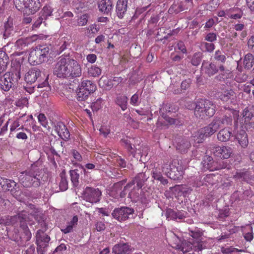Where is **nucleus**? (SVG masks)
Returning <instances> with one entry per match:
<instances>
[{
	"label": "nucleus",
	"mask_w": 254,
	"mask_h": 254,
	"mask_svg": "<svg viewBox=\"0 0 254 254\" xmlns=\"http://www.w3.org/2000/svg\"><path fill=\"white\" fill-rule=\"evenodd\" d=\"M41 171L39 169H33L21 172L19 175V180L23 187L26 188L38 187L41 184Z\"/></svg>",
	"instance_id": "1"
},
{
	"label": "nucleus",
	"mask_w": 254,
	"mask_h": 254,
	"mask_svg": "<svg viewBox=\"0 0 254 254\" xmlns=\"http://www.w3.org/2000/svg\"><path fill=\"white\" fill-rule=\"evenodd\" d=\"M132 186H134V187L128 193V196L133 201H143L145 199V195L141 189L143 183L142 181L138 180V178H135L132 182L128 183L125 187L124 190L121 193V196L122 197H124L126 195V193L124 192V191L129 190L132 188Z\"/></svg>",
	"instance_id": "2"
},
{
	"label": "nucleus",
	"mask_w": 254,
	"mask_h": 254,
	"mask_svg": "<svg viewBox=\"0 0 254 254\" xmlns=\"http://www.w3.org/2000/svg\"><path fill=\"white\" fill-rule=\"evenodd\" d=\"M215 106L211 101L201 99L195 104L194 114L198 119L210 117L215 114Z\"/></svg>",
	"instance_id": "3"
},
{
	"label": "nucleus",
	"mask_w": 254,
	"mask_h": 254,
	"mask_svg": "<svg viewBox=\"0 0 254 254\" xmlns=\"http://www.w3.org/2000/svg\"><path fill=\"white\" fill-rule=\"evenodd\" d=\"M50 48L46 45H38L32 49L29 54L28 61L33 65L40 64L48 59Z\"/></svg>",
	"instance_id": "4"
},
{
	"label": "nucleus",
	"mask_w": 254,
	"mask_h": 254,
	"mask_svg": "<svg viewBox=\"0 0 254 254\" xmlns=\"http://www.w3.org/2000/svg\"><path fill=\"white\" fill-rule=\"evenodd\" d=\"M17 9L23 11L27 15L33 14L41 6L39 0H13Z\"/></svg>",
	"instance_id": "5"
},
{
	"label": "nucleus",
	"mask_w": 254,
	"mask_h": 254,
	"mask_svg": "<svg viewBox=\"0 0 254 254\" xmlns=\"http://www.w3.org/2000/svg\"><path fill=\"white\" fill-rule=\"evenodd\" d=\"M21 75L19 70L13 72H7L0 78V88L4 91H8L12 87L17 83Z\"/></svg>",
	"instance_id": "6"
},
{
	"label": "nucleus",
	"mask_w": 254,
	"mask_h": 254,
	"mask_svg": "<svg viewBox=\"0 0 254 254\" xmlns=\"http://www.w3.org/2000/svg\"><path fill=\"white\" fill-rule=\"evenodd\" d=\"M96 85L90 80H84L79 86L77 93L78 101H82L87 99L89 95L95 91Z\"/></svg>",
	"instance_id": "7"
},
{
	"label": "nucleus",
	"mask_w": 254,
	"mask_h": 254,
	"mask_svg": "<svg viewBox=\"0 0 254 254\" xmlns=\"http://www.w3.org/2000/svg\"><path fill=\"white\" fill-rule=\"evenodd\" d=\"M42 76L41 71L37 68L34 67L30 69L25 74V80L27 83H32L35 82L36 80L38 82L40 80V76ZM48 77L44 75V77L41 76V83L37 85L38 88H42L46 86L48 84L47 81Z\"/></svg>",
	"instance_id": "8"
},
{
	"label": "nucleus",
	"mask_w": 254,
	"mask_h": 254,
	"mask_svg": "<svg viewBox=\"0 0 254 254\" xmlns=\"http://www.w3.org/2000/svg\"><path fill=\"white\" fill-rule=\"evenodd\" d=\"M16 217H18L20 222V226L27 236V240H29L31 238V234L29 230L27 224L32 225L34 223V216L32 214H29L26 211H23L19 213Z\"/></svg>",
	"instance_id": "9"
},
{
	"label": "nucleus",
	"mask_w": 254,
	"mask_h": 254,
	"mask_svg": "<svg viewBox=\"0 0 254 254\" xmlns=\"http://www.w3.org/2000/svg\"><path fill=\"white\" fill-rule=\"evenodd\" d=\"M68 58H61L55 64L54 73L60 78L68 77Z\"/></svg>",
	"instance_id": "10"
},
{
	"label": "nucleus",
	"mask_w": 254,
	"mask_h": 254,
	"mask_svg": "<svg viewBox=\"0 0 254 254\" xmlns=\"http://www.w3.org/2000/svg\"><path fill=\"white\" fill-rule=\"evenodd\" d=\"M167 106H162L160 109V113L161 116L158 118V121L156 123L157 127L160 129H165L168 127L169 125L175 124L176 121L174 119L164 114V112L167 109Z\"/></svg>",
	"instance_id": "11"
},
{
	"label": "nucleus",
	"mask_w": 254,
	"mask_h": 254,
	"mask_svg": "<svg viewBox=\"0 0 254 254\" xmlns=\"http://www.w3.org/2000/svg\"><path fill=\"white\" fill-rule=\"evenodd\" d=\"M134 213L133 209L128 207H122L115 208L112 215L114 218L119 222L124 221L129 218V216Z\"/></svg>",
	"instance_id": "12"
},
{
	"label": "nucleus",
	"mask_w": 254,
	"mask_h": 254,
	"mask_svg": "<svg viewBox=\"0 0 254 254\" xmlns=\"http://www.w3.org/2000/svg\"><path fill=\"white\" fill-rule=\"evenodd\" d=\"M101 192L98 189L87 187L83 192L85 200L90 203H96L100 200Z\"/></svg>",
	"instance_id": "13"
},
{
	"label": "nucleus",
	"mask_w": 254,
	"mask_h": 254,
	"mask_svg": "<svg viewBox=\"0 0 254 254\" xmlns=\"http://www.w3.org/2000/svg\"><path fill=\"white\" fill-rule=\"evenodd\" d=\"M68 77H76L81 75L80 64L75 60L68 58Z\"/></svg>",
	"instance_id": "14"
},
{
	"label": "nucleus",
	"mask_w": 254,
	"mask_h": 254,
	"mask_svg": "<svg viewBox=\"0 0 254 254\" xmlns=\"http://www.w3.org/2000/svg\"><path fill=\"white\" fill-rule=\"evenodd\" d=\"M187 212L184 211H175L172 209H168L166 210L165 215L168 220H182L186 217Z\"/></svg>",
	"instance_id": "15"
},
{
	"label": "nucleus",
	"mask_w": 254,
	"mask_h": 254,
	"mask_svg": "<svg viewBox=\"0 0 254 254\" xmlns=\"http://www.w3.org/2000/svg\"><path fill=\"white\" fill-rule=\"evenodd\" d=\"M232 152V149L229 146H217L213 149V153L216 156L224 159L229 158Z\"/></svg>",
	"instance_id": "16"
},
{
	"label": "nucleus",
	"mask_w": 254,
	"mask_h": 254,
	"mask_svg": "<svg viewBox=\"0 0 254 254\" xmlns=\"http://www.w3.org/2000/svg\"><path fill=\"white\" fill-rule=\"evenodd\" d=\"M222 122L219 119L214 120L208 126L202 128L207 137L214 134L220 127Z\"/></svg>",
	"instance_id": "17"
},
{
	"label": "nucleus",
	"mask_w": 254,
	"mask_h": 254,
	"mask_svg": "<svg viewBox=\"0 0 254 254\" xmlns=\"http://www.w3.org/2000/svg\"><path fill=\"white\" fill-rule=\"evenodd\" d=\"M55 131L63 139L65 140L69 137V132L66 127L62 122H58L55 126Z\"/></svg>",
	"instance_id": "18"
},
{
	"label": "nucleus",
	"mask_w": 254,
	"mask_h": 254,
	"mask_svg": "<svg viewBox=\"0 0 254 254\" xmlns=\"http://www.w3.org/2000/svg\"><path fill=\"white\" fill-rule=\"evenodd\" d=\"M201 67L202 70L209 76L213 75L218 71L216 66L212 63L203 62Z\"/></svg>",
	"instance_id": "19"
},
{
	"label": "nucleus",
	"mask_w": 254,
	"mask_h": 254,
	"mask_svg": "<svg viewBox=\"0 0 254 254\" xmlns=\"http://www.w3.org/2000/svg\"><path fill=\"white\" fill-rule=\"evenodd\" d=\"M217 96L222 101L227 102L230 99H234L235 97V93L231 89H227L218 91L217 93Z\"/></svg>",
	"instance_id": "20"
},
{
	"label": "nucleus",
	"mask_w": 254,
	"mask_h": 254,
	"mask_svg": "<svg viewBox=\"0 0 254 254\" xmlns=\"http://www.w3.org/2000/svg\"><path fill=\"white\" fill-rule=\"evenodd\" d=\"M50 240V237L45 234H42L41 236L37 237V244L39 248L37 249L38 252L40 254H43V251H40V248H45L48 246Z\"/></svg>",
	"instance_id": "21"
},
{
	"label": "nucleus",
	"mask_w": 254,
	"mask_h": 254,
	"mask_svg": "<svg viewBox=\"0 0 254 254\" xmlns=\"http://www.w3.org/2000/svg\"><path fill=\"white\" fill-rule=\"evenodd\" d=\"M235 139H237L240 145L243 148L246 147L249 143L247 134L245 131L241 130L235 135Z\"/></svg>",
	"instance_id": "22"
},
{
	"label": "nucleus",
	"mask_w": 254,
	"mask_h": 254,
	"mask_svg": "<svg viewBox=\"0 0 254 254\" xmlns=\"http://www.w3.org/2000/svg\"><path fill=\"white\" fill-rule=\"evenodd\" d=\"M127 2L125 0H119L117 3L116 11L120 18L123 17L127 11Z\"/></svg>",
	"instance_id": "23"
},
{
	"label": "nucleus",
	"mask_w": 254,
	"mask_h": 254,
	"mask_svg": "<svg viewBox=\"0 0 254 254\" xmlns=\"http://www.w3.org/2000/svg\"><path fill=\"white\" fill-rule=\"evenodd\" d=\"M100 11L108 14L113 8L112 2L111 0H101L98 5Z\"/></svg>",
	"instance_id": "24"
},
{
	"label": "nucleus",
	"mask_w": 254,
	"mask_h": 254,
	"mask_svg": "<svg viewBox=\"0 0 254 254\" xmlns=\"http://www.w3.org/2000/svg\"><path fill=\"white\" fill-rule=\"evenodd\" d=\"M252 176L249 171H241L236 172L234 175V178L237 180L245 181L249 182L252 180Z\"/></svg>",
	"instance_id": "25"
},
{
	"label": "nucleus",
	"mask_w": 254,
	"mask_h": 254,
	"mask_svg": "<svg viewBox=\"0 0 254 254\" xmlns=\"http://www.w3.org/2000/svg\"><path fill=\"white\" fill-rule=\"evenodd\" d=\"M129 248L127 244L116 245L113 248V252L115 254H127Z\"/></svg>",
	"instance_id": "26"
},
{
	"label": "nucleus",
	"mask_w": 254,
	"mask_h": 254,
	"mask_svg": "<svg viewBox=\"0 0 254 254\" xmlns=\"http://www.w3.org/2000/svg\"><path fill=\"white\" fill-rule=\"evenodd\" d=\"M232 135L231 131L228 128L221 129L217 134L218 139L222 142H226L229 140Z\"/></svg>",
	"instance_id": "27"
},
{
	"label": "nucleus",
	"mask_w": 254,
	"mask_h": 254,
	"mask_svg": "<svg viewBox=\"0 0 254 254\" xmlns=\"http://www.w3.org/2000/svg\"><path fill=\"white\" fill-rule=\"evenodd\" d=\"M167 176L173 180L179 179L182 175V171H179L178 168L175 166H172L169 171H165Z\"/></svg>",
	"instance_id": "28"
},
{
	"label": "nucleus",
	"mask_w": 254,
	"mask_h": 254,
	"mask_svg": "<svg viewBox=\"0 0 254 254\" xmlns=\"http://www.w3.org/2000/svg\"><path fill=\"white\" fill-rule=\"evenodd\" d=\"M190 147V142L186 139H182L178 142L176 148L180 152L185 153Z\"/></svg>",
	"instance_id": "29"
},
{
	"label": "nucleus",
	"mask_w": 254,
	"mask_h": 254,
	"mask_svg": "<svg viewBox=\"0 0 254 254\" xmlns=\"http://www.w3.org/2000/svg\"><path fill=\"white\" fill-rule=\"evenodd\" d=\"M78 218L74 216L71 221L67 223L65 227H63L61 231L65 234L68 233L72 231L73 227L77 224Z\"/></svg>",
	"instance_id": "30"
},
{
	"label": "nucleus",
	"mask_w": 254,
	"mask_h": 254,
	"mask_svg": "<svg viewBox=\"0 0 254 254\" xmlns=\"http://www.w3.org/2000/svg\"><path fill=\"white\" fill-rule=\"evenodd\" d=\"M8 63V59L5 53L0 54V78L3 72L6 70Z\"/></svg>",
	"instance_id": "31"
},
{
	"label": "nucleus",
	"mask_w": 254,
	"mask_h": 254,
	"mask_svg": "<svg viewBox=\"0 0 254 254\" xmlns=\"http://www.w3.org/2000/svg\"><path fill=\"white\" fill-rule=\"evenodd\" d=\"M207 136L205 135L203 130L201 128L193 136V139L196 143H202Z\"/></svg>",
	"instance_id": "32"
},
{
	"label": "nucleus",
	"mask_w": 254,
	"mask_h": 254,
	"mask_svg": "<svg viewBox=\"0 0 254 254\" xmlns=\"http://www.w3.org/2000/svg\"><path fill=\"white\" fill-rule=\"evenodd\" d=\"M152 177L156 180L159 181L160 183L165 185L168 183V181L167 179L164 178L161 172L159 171L157 169H154L153 170L152 172Z\"/></svg>",
	"instance_id": "33"
},
{
	"label": "nucleus",
	"mask_w": 254,
	"mask_h": 254,
	"mask_svg": "<svg viewBox=\"0 0 254 254\" xmlns=\"http://www.w3.org/2000/svg\"><path fill=\"white\" fill-rule=\"evenodd\" d=\"M61 181L59 184V187L61 190L64 191L68 188V182L66 177L65 173L63 171L60 175Z\"/></svg>",
	"instance_id": "34"
},
{
	"label": "nucleus",
	"mask_w": 254,
	"mask_h": 254,
	"mask_svg": "<svg viewBox=\"0 0 254 254\" xmlns=\"http://www.w3.org/2000/svg\"><path fill=\"white\" fill-rule=\"evenodd\" d=\"M219 70L221 73L216 77V78L220 81H224L225 79L229 77L230 72L228 70H225V68L223 65H221L219 66Z\"/></svg>",
	"instance_id": "35"
},
{
	"label": "nucleus",
	"mask_w": 254,
	"mask_h": 254,
	"mask_svg": "<svg viewBox=\"0 0 254 254\" xmlns=\"http://www.w3.org/2000/svg\"><path fill=\"white\" fill-rule=\"evenodd\" d=\"M243 63L245 68L248 69L251 68L254 63L253 55L251 54H247L244 58Z\"/></svg>",
	"instance_id": "36"
},
{
	"label": "nucleus",
	"mask_w": 254,
	"mask_h": 254,
	"mask_svg": "<svg viewBox=\"0 0 254 254\" xmlns=\"http://www.w3.org/2000/svg\"><path fill=\"white\" fill-rule=\"evenodd\" d=\"M116 102L117 104L120 106L123 111L127 108V98L126 96H120L117 99Z\"/></svg>",
	"instance_id": "37"
},
{
	"label": "nucleus",
	"mask_w": 254,
	"mask_h": 254,
	"mask_svg": "<svg viewBox=\"0 0 254 254\" xmlns=\"http://www.w3.org/2000/svg\"><path fill=\"white\" fill-rule=\"evenodd\" d=\"M219 22L218 18L216 16L209 18L206 22L204 26L205 30H209L213 26L216 25Z\"/></svg>",
	"instance_id": "38"
},
{
	"label": "nucleus",
	"mask_w": 254,
	"mask_h": 254,
	"mask_svg": "<svg viewBox=\"0 0 254 254\" xmlns=\"http://www.w3.org/2000/svg\"><path fill=\"white\" fill-rule=\"evenodd\" d=\"M88 74L92 77H97L101 73V69L96 65H92L88 69Z\"/></svg>",
	"instance_id": "39"
},
{
	"label": "nucleus",
	"mask_w": 254,
	"mask_h": 254,
	"mask_svg": "<svg viewBox=\"0 0 254 254\" xmlns=\"http://www.w3.org/2000/svg\"><path fill=\"white\" fill-rule=\"evenodd\" d=\"M71 181L74 186H77L79 183V174L78 170L70 171Z\"/></svg>",
	"instance_id": "40"
},
{
	"label": "nucleus",
	"mask_w": 254,
	"mask_h": 254,
	"mask_svg": "<svg viewBox=\"0 0 254 254\" xmlns=\"http://www.w3.org/2000/svg\"><path fill=\"white\" fill-rule=\"evenodd\" d=\"M38 120L41 125L46 128L49 131L50 130V127L48 125V120L47 118L44 114L41 113L38 116Z\"/></svg>",
	"instance_id": "41"
},
{
	"label": "nucleus",
	"mask_w": 254,
	"mask_h": 254,
	"mask_svg": "<svg viewBox=\"0 0 254 254\" xmlns=\"http://www.w3.org/2000/svg\"><path fill=\"white\" fill-rule=\"evenodd\" d=\"M86 30H87V35L90 36L91 34H96L100 30V27L94 23L87 27Z\"/></svg>",
	"instance_id": "42"
},
{
	"label": "nucleus",
	"mask_w": 254,
	"mask_h": 254,
	"mask_svg": "<svg viewBox=\"0 0 254 254\" xmlns=\"http://www.w3.org/2000/svg\"><path fill=\"white\" fill-rule=\"evenodd\" d=\"M4 184L3 190H12L13 189H14L16 185V183L11 180L6 179V181Z\"/></svg>",
	"instance_id": "43"
},
{
	"label": "nucleus",
	"mask_w": 254,
	"mask_h": 254,
	"mask_svg": "<svg viewBox=\"0 0 254 254\" xmlns=\"http://www.w3.org/2000/svg\"><path fill=\"white\" fill-rule=\"evenodd\" d=\"M214 59L222 63H224L226 60L224 52L222 51L217 50L215 53Z\"/></svg>",
	"instance_id": "44"
},
{
	"label": "nucleus",
	"mask_w": 254,
	"mask_h": 254,
	"mask_svg": "<svg viewBox=\"0 0 254 254\" xmlns=\"http://www.w3.org/2000/svg\"><path fill=\"white\" fill-rule=\"evenodd\" d=\"M201 60V53L200 52L195 53L191 59V64L195 66L198 65Z\"/></svg>",
	"instance_id": "45"
},
{
	"label": "nucleus",
	"mask_w": 254,
	"mask_h": 254,
	"mask_svg": "<svg viewBox=\"0 0 254 254\" xmlns=\"http://www.w3.org/2000/svg\"><path fill=\"white\" fill-rule=\"evenodd\" d=\"M52 13V8L48 6H44L41 11V16L44 18H46L48 16H50Z\"/></svg>",
	"instance_id": "46"
},
{
	"label": "nucleus",
	"mask_w": 254,
	"mask_h": 254,
	"mask_svg": "<svg viewBox=\"0 0 254 254\" xmlns=\"http://www.w3.org/2000/svg\"><path fill=\"white\" fill-rule=\"evenodd\" d=\"M88 20V15L86 14L81 15L77 20V25L82 26L86 25Z\"/></svg>",
	"instance_id": "47"
},
{
	"label": "nucleus",
	"mask_w": 254,
	"mask_h": 254,
	"mask_svg": "<svg viewBox=\"0 0 254 254\" xmlns=\"http://www.w3.org/2000/svg\"><path fill=\"white\" fill-rule=\"evenodd\" d=\"M100 133L104 137H107L110 133L111 130L109 126H102L99 129Z\"/></svg>",
	"instance_id": "48"
},
{
	"label": "nucleus",
	"mask_w": 254,
	"mask_h": 254,
	"mask_svg": "<svg viewBox=\"0 0 254 254\" xmlns=\"http://www.w3.org/2000/svg\"><path fill=\"white\" fill-rule=\"evenodd\" d=\"M140 103V101L139 99V96L137 94H134L131 96L130 103L132 105L134 106H137L139 105Z\"/></svg>",
	"instance_id": "49"
},
{
	"label": "nucleus",
	"mask_w": 254,
	"mask_h": 254,
	"mask_svg": "<svg viewBox=\"0 0 254 254\" xmlns=\"http://www.w3.org/2000/svg\"><path fill=\"white\" fill-rule=\"evenodd\" d=\"M185 3H186L185 5L183 6L182 5H181L180 9L176 10L177 12L190 8L192 5V0H185Z\"/></svg>",
	"instance_id": "50"
},
{
	"label": "nucleus",
	"mask_w": 254,
	"mask_h": 254,
	"mask_svg": "<svg viewBox=\"0 0 254 254\" xmlns=\"http://www.w3.org/2000/svg\"><path fill=\"white\" fill-rule=\"evenodd\" d=\"M102 100L101 99H98L96 102L93 103L91 107L93 111H97L102 107Z\"/></svg>",
	"instance_id": "51"
},
{
	"label": "nucleus",
	"mask_w": 254,
	"mask_h": 254,
	"mask_svg": "<svg viewBox=\"0 0 254 254\" xmlns=\"http://www.w3.org/2000/svg\"><path fill=\"white\" fill-rule=\"evenodd\" d=\"M217 40V35L213 32L208 33L205 37V40L213 42Z\"/></svg>",
	"instance_id": "52"
},
{
	"label": "nucleus",
	"mask_w": 254,
	"mask_h": 254,
	"mask_svg": "<svg viewBox=\"0 0 254 254\" xmlns=\"http://www.w3.org/2000/svg\"><path fill=\"white\" fill-rule=\"evenodd\" d=\"M253 117V114L248 109H245L243 112V118L245 122H249Z\"/></svg>",
	"instance_id": "53"
},
{
	"label": "nucleus",
	"mask_w": 254,
	"mask_h": 254,
	"mask_svg": "<svg viewBox=\"0 0 254 254\" xmlns=\"http://www.w3.org/2000/svg\"><path fill=\"white\" fill-rule=\"evenodd\" d=\"M28 104V99L26 97L21 98L17 101L16 103V105L19 107L27 106Z\"/></svg>",
	"instance_id": "54"
},
{
	"label": "nucleus",
	"mask_w": 254,
	"mask_h": 254,
	"mask_svg": "<svg viewBox=\"0 0 254 254\" xmlns=\"http://www.w3.org/2000/svg\"><path fill=\"white\" fill-rule=\"evenodd\" d=\"M235 251H239L238 249L232 247L222 248L221 249V252L224 254H229Z\"/></svg>",
	"instance_id": "55"
},
{
	"label": "nucleus",
	"mask_w": 254,
	"mask_h": 254,
	"mask_svg": "<svg viewBox=\"0 0 254 254\" xmlns=\"http://www.w3.org/2000/svg\"><path fill=\"white\" fill-rule=\"evenodd\" d=\"M86 60L89 63L93 64L97 60V56L95 54H89L86 56Z\"/></svg>",
	"instance_id": "56"
},
{
	"label": "nucleus",
	"mask_w": 254,
	"mask_h": 254,
	"mask_svg": "<svg viewBox=\"0 0 254 254\" xmlns=\"http://www.w3.org/2000/svg\"><path fill=\"white\" fill-rule=\"evenodd\" d=\"M20 126V123L18 120L14 121L10 126V133L14 131L16 128Z\"/></svg>",
	"instance_id": "57"
},
{
	"label": "nucleus",
	"mask_w": 254,
	"mask_h": 254,
	"mask_svg": "<svg viewBox=\"0 0 254 254\" xmlns=\"http://www.w3.org/2000/svg\"><path fill=\"white\" fill-rule=\"evenodd\" d=\"M66 246L64 244H61L55 250L54 252V254H63V251H65Z\"/></svg>",
	"instance_id": "58"
},
{
	"label": "nucleus",
	"mask_w": 254,
	"mask_h": 254,
	"mask_svg": "<svg viewBox=\"0 0 254 254\" xmlns=\"http://www.w3.org/2000/svg\"><path fill=\"white\" fill-rule=\"evenodd\" d=\"M177 48L181 51L183 53L185 54L187 52L186 47L182 42H179L177 44Z\"/></svg>",
	"instance_id": "59"
},
{
	"label": "nucleus",
	"mask_w": 254,
	"mask_h": 254,
	"mask_svg": "<svg viewBox=\"0 0 254 254\" xmlns=\"http://www.w3.org/2000/svg\"><path fill=\"white\" fill-rule=\"evenodd\" d=\"M192 248L191 245L189 243L183 244L182 251L184 253L189 252Z\"/></svg>",
	"instance_id": "60"
},
{
	"label": "nucleus",
	"mask_w": 254,
	"mask_h": 254,
	"mask_svg": "<svg viewBox=\"0 0 254 254\" xmlns=\"http://www.w3.org/2000/svg\"><path fill=\"white\" fill-rule=\"evenodd\" d=\"M190 80H185L183 81L181 83V88L183 90L188 89L190 85Z\"/></svg>",
	"instance_id": "61"
},
{
	"label": "nucleus",
	"mask_w": 254,
	"mask_h": 254,
	"mask_svg": "<svg viewBox=\"0 0 254 254\" xmlns=\"http://www.w3.org/2000/svg\"><path fill=\"white\" fill-rule=\"evenodd\" d=\"M205 47L207 51L211 52H212L215 48L214 45L212 43H204Z\"/></svg>",
	"instance_id": "62"
},
{
	"label": "nucleus",
	"mask_w": 254,
	"mask_h": 254,
	"mask_svg": "<svg viewBox=\"0 0 254 254\" xmlns=\"http://www.w3.org/2000/svg\"><path fill=\"white\" fill-rule=\"evenodd\" d=\"M249 48L254 51V36H252L248 42Z\"/></svg>",
	"instance_id": "63"
},
{
	"label": "nucleus",
	"mask_w": 254,
	"mask_h": 254,
	"mask_svg": "<svg viewBox=\"0 0 254 254\" xmlns=\"http://www.w3.org/2000/svg\"><path fill=\"white\" fill-rule=\"evenodd\" d=\"M98 212L102 214L103 216H109L110 212L105 208H98Z\"/></svg>",
	"instance_id": "64"
}]
</instances>
